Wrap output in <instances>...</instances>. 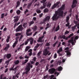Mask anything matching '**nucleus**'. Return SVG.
Listing matches in <instances>:
<instances>
[{
  "instance_id": "aec40b11",
  "label": "nucleus",
  "mask_w": 79,
  "mask_h": 79,
  "mask_svg": "<svg viewBox=\"0 0 79 79\" xmlns=\"http://www.w3.org/2000/svg\"><path fill=\"white\" fill-rule=\"evenodd\" d=\"M62 51H63V48L61 47L59 49V50L57 51V52H58V53L60 52H61Z\"/></svg>"
},
{
  "instance_id": "a211bd4d",
  "label": "nucleus",
  "mask_w": 79,
  "mask_h": 79,
  "mask_svg": "<svg viewBox=\"0 0 79 79\" xmlns=\"http://www.w3.org/2000/svg\"><path fill=\"white\" fill-rule=\"evenodd\" d=\"M3 74H1L0 76V79H6V77H4L3 78Z\"/></svg>"
},
{
  "instance_id": "a19ab883",
  "label": "nucleus",
  "mask_w": 79,
  "mask_h": 79,
  "mask_svg": "<svg viewBox=\"0 0 79 79\" xmlns=\"http://www.w3.org/2000/svg\"><path fill=\"white\" fill-rule=\"evenodd\" d=\"M69 33V31H67V30H66V31L64 33L65 35H66L68 34Z\"/></svg>"
},
{
  "instance_id": "ddd939ff",
  "label": "nucleus",
  "mask_w": 79,
  "mask_h": 79,
  "mask_svg": "<svg viewBox=\"0 0 79 79\" xmlns=\"http://www.w3.org/2000/svg\"><path fill=\"white\" fill-rule=\"evenodd\" d=\"M51 5H52V3H51L50 2H49L47 3L46 5V6L47 7H48L49 8H50L51 6Z\"/></svg>"
},
{
  "instance_id": "72a5a7b5",
  "label": "nucleus",
  "mask_w": 79,
  "mask_h": 79,
  "mask_svg": "<svg viewBox=\"0 0 79 79\" xmlns=\"http://www.w3.org/2000/svg\"><path fill=\"white\" fill-rule=\"evenodd\" d=\"M47 21H49L50 20V17L49 16H47L46 18Z\"/></svg>"
},
{
  "instance_id": "b1692460",
  "label": "nucleus",
  "mask_w": 79,
  "mask_h": 79,
  "mask_svg": "<svg viewBox=\"0 0 79 79\" xmlns=\"http://www.w3.org/2000/svg\"><path fill=\"white\" fill-rule=\"evenodd\" d=\"M32 4L31 3H29L27 6V8L28 9H30Z\"/></svg>"
},
{
  "instance_id": "4c0bfd02",
  "label": "nucleus",
  "mask_w": 79,
  "mask_h": 79,
  "mask_svg": "<svg viewBox=\"0 0 79 79\" xmlns=\"http://www.w3.org/2000/svg\"><path fill=\"white\" fill-rule=\"evenodd\" d=\"M21 35V33H15V36H19Z\"/></svg>"
},
{
  "instance_id": "f704fd0d",
  "label": "nucleus",
  "mask_w": 79,
  "mask_h": 79,
  "mask_svg": "<svg viewBox=\"0 0 79 79\" xmlns=\"http://www.w3.org/2000/svg\"><path fill=\"white\" fill-rule=\"evenodd\" d=\"M16 13L17 15H19L21 13V11L19 10L16 11Z\"/></svg>"
},
{
  "instance_id": "cd10ccee",
  "label": "nucleus",
  "mask_w": 79,
  "mask_h": 79,
  "mask_svg": "<svg viewBox=\"0 0 79 79\" xmlns=\"http://www.w3.org/2000/svg\"><path fill=\"white\" fill-rule=\"evenodd\" d=\"M37 42H42V40L41 39V38L39 37L38 39V40H37Z\"/></svg>"
},
{
  "instance_id": "a18cd8bd",
  "label": "nucleus",
  "mask_w": 79,
  "mask_h": 79,
  "mask_svg": "<svg viewBox=\"0 0 79 79\" xmlns=\"http://www.w3.org/2000/svg\"><path fill=\"white\" fill-rule=\"evenodd\" d=\"M57 54L56 53H55L54 54V59L56 58H57Z\"/></svg>"
},
{
  "instance_id": "5701e85b",
  "label": "nucleus",
  "mask_w": 79,
  "mask_h": 79,
  "mask_svg": "<svg viewBox=\"0 0 79 79\" xmlns=\"http://www.w3.org/2000/svg\"><path fill=\"white\" fill-rule=\"evenodd\" d=\"M49 11L48 9L47 8H46L44 9V13H48Z\"/></svg>"
},
{
  "instance_id": "052dcab7",
  "label": "nucleus",
  "mask_w": 79,
  "mask_h": 79,
  "mask_svg": "<svg viewBox=\"0 0 79 79\" xmlns=\"http://www.w3.org/2000/svg\"><path fill=\"white\" fill-rule=\"evenodd\" d=\"M36 58L35 57L33 59V60L34 61H35L36 60Z\"/></svg>"
},
{
  "instance_id": "7c9ffc66",
  "label": "nucleus",
  "mask_w": 79,
  "mask_h": 79,
  "mask_svg": "<svg viewBox=\"0 0 79 79\" xmlns=\"http://www.w3.org/2000/svg\"><path fill=\"white\" fill-rule=\"evenodd\" d=\"M69 16H67V17H66V23H69Z\"/></svg>"
},
{
  "instance_id": "20e7f679",
  "label": "nucleus",
  "mask_w": 79,
  "mask_h": 79,
  "mask_svg": "<svg viewBox=\"0 0 79 79\" xmlns=\"http://www.w3.org/2000/svg\"><path fill=\"white\" fill-rule=\"evenodd\" d=\"M13 18L14 19V22L15 23H17L19 20V16H15V17H14Z\"/></svg>"
},
{
  "instance_id": "39448f33",
  "label": "nucleus",
  "mask_w": 79,
  "mask_h": 79,
  "mask_svg": "<svg viewBox=\"0 0 79 79\" xmlns=\"http://www.w3.org/2000/svg\"><path fill=\"white\" fill-rule=\"evenodd\" d=\"M49 52V51H48V49L47 48L45 49L44 50V51L43 52V55L44 56H47Z\"/></svg>"
},
{
  "instance_id": "c85d7f7f",
  "label": "nucleus",
  "mask_w": 79,
  "mask_h": 79,
  "mask_svg": "<svg viewBox=\"0 0 79 79\" xmlns=\"http://www.w3.org/2000/svg\"><path fill=\"white\" fill-rule=\"evenodd\" d=\"M32 32H31V33H29V32H28V33H26V34L27 36H30L32 35Z\"/></svg>"
},
{
  "instance_id": "9d476101",
  "label": "nucleus",
  "mask_w": 79,
  "mask_h": 79,
  "mask_svg": "<svg viewBox=\"0 0 79 79\" xmlns=\"http://www.w3.org/2000/svg\"><path fill=\"white\" fill-rule=\"evenodd\" d=\"M20 2L18 1L17 2V5H16L15 8L16 9L18 7L20 6Z\"/></svg>"
},
{
  "instance_id": "8fccbe9b",
  "label": "nucleus",
  "mask_w": 79,
  "mask_h": 79,
  "mask_svg": "<svg viewBox=\"0 0 79 79\" xmlns=\"http://www.w3.org/2000/svg\"><path fill=\"white\" fill-rule=\"evenodd\" d=\"M60 2L59 1L56 2V3H55V4H56V6H58L59 4H60Z\"/></svg>"
},
{
  "instance_id": "79ce46f5",
  "label": "nucleus",
  "mask_w": 79,
  "mask_h": 79,
  "mask_svg": "<svg viewBox=\"0 0 79 79\" xmlns=\"http://www.w3.org/2000/svg\"><path fill=\"white\" fill-rule=\"evenodd\" d=\"M39 47V44H36V46H35L34 47L35 48H36V49L38 48V47Z\"/></svg>"
},
{
  "instance_id": "774afa93",
  "label": "nucleus",
  "mask_w": 79,
  "mask_h": 79,
  "mask_svg": "<svg viewBox=\"0 0 79 79\" xmlns=\"http://www.w3.org/2000/svg\"><path fill=\"white\" fill-rule=\"evenodd\" d=\"M16 79V77L15 76H14L13 77L12 79Z\"/></svg>"
},
{
  "instance_id": "338daca9",
  "label": "nucleus",
  "mask_w": 79,
  "mask_h": 79,
  "mask_svg": "<svg viewBox=\"0 0 79 79\" xmlns=\"http://www.w3.org/2000/svg\"><path fill=\"white\" fill-rule=\"evenodd\" d=\"M19 58L20 59V60H22L23 59H24V57H22V56H20L19 57Z\"/></svg>"
},
{
  "instance_id": "58836bf2",
  "label": "nucleus",
  "mask_w": 79,
  "mask_h": 79,
  "mask_svg": "<svg viewBox=\"0 0 79 79\" xmlns=\"http://www.w3.org/2000/svg\"><path fill=\"white\" fill-rule=\"evenodd\" d=\"M1 18L3 19L4 17V13H2L1 15Z\"/></svg>"
},
{
  "instance_id": "c03bdc74",
  "label": "nucleus",
  "mask_w": 79,
  "mask_h": 79,
  "mask_svg": "<svg viewBox=\"0 0 79 79\" xmlns=\"http://www.w3.org/2000/svg\"><path fill=\"white\" fill-rule=\"evenodd\" d=\"M48 75H46V76L44 77V79H46L47 78L48 79Z\"/></svg>"
},
{
  "instance_id": "603ef678",
  "label": "nucleus",
  "mask_w": 79,
  "mask_h": 79,
  "mask_svg": "<svg viewBox=\"0 0 79 79\" xmlns=\"http://www.w3.org/2000/svg\"><path fill=\"white\" fill-rule=\"evenodd\" d=\"M61 44V42H60L59 43V44H58V46H57V48H59V47L60 46Z\"/></svg>"
},
{
  "instance_id": "bf43d9fd",
  "label": "nucleus",
  "mask_w": 79,
  "mask_h": 79,
  "mask_svg": "<svg viewBox=\"0 0 79 79\" xmlns=\"http://www.w3.org/2000/svg\"><path fill=\"white\" fill-rule=\"evenodd\" d=\"M8 68L6 69L4 71V73H6L8 71Z\"/></svg>"
},
{
  "instance_id": "412c9836",
  "label": "nucleus",
  "mask_w": 79,
  "mask_h": 79,
  "mask_svg": "<svg viewBox=\"0 0 79 79\" xmlns=\"http://www.w3.org/2000/svg\"><path fill=\"white\" fill-rule=\"evenodd\" d=\"M19 63V61L18 60H15V61L14 62V63L15 65L18 64Z\"/></svg>"
},
{
  "instance_id": "4be33fe9",
  "label": "nucleus",
  "mask_w": 79,
  "mask_h": 79,
  "mask_svg": "<svg viewBox=\"0 0 79 79\" xmlns=\"http://www.w3.org/2000/svg\"><path fill=\"white\" fill-rule=\"evenodd\" d=\"M77 3V0H73V4L76 5Z\"/></svg>"
},
{
  "instance_id": "864d4df0",
  "label": "nucleus",
  "mask_w": 79,
  "mask_h": 79,
  "mask_svg": "<svg viewBox=\"0 0 79 79\" xmlns=\"http://www.w3.org/2000/svg\"><path fill=\"white\" fill-rule=\"evenodd\" d=\"M73 41H74V40H69L68 43H72V42H73Z\"/></svg>"
},
{
  "instance_id": "423d86ee",
  "label": "nucleus",
  "mask_w": 79,
  "mask_h": 79,
  "mask_svg": "<svg viewBox=\"0 0 79 79\" xmlns=\"http://www.w3.org/2000/svg\"><path fill=\"white\" fill-rule=\"evenodd\" d=\"M11 56V54H8L6 55L5 54L4 56V57H6V58L7 59H10V57Z\"/></svg>"
},
{
  "instance_id": "6ab92c4d",
  "label": "nucleus",
  "mask_w": 79,
  "mask_h": 79,
  "mask_svg": "<svg viewBox=\"0 0 79 79\" xmlns=\"http://www.w3.org/2000/svg\"><path fill=\"white\" fill-rule=\"evenodd\" d=\"M77 26L76 25H75V26H74L73 27H72L71 28V29H72V30L73 31H74L76 29V27Z\"/></svg>"
},
{
  "instance_id": "09e8293b",
  "label": "nucleus",
  "mask_w": 79,
  "mask_h": 79,
  "mask_svg": "<svg viewBox=\"0 0 79 79\" xmlns=\"http://www.w3.org/2000/svg\"><path fill=\"white\" fill-rule=\"evenodd\" d=\"M32 38H30L29 39H27V42H29L31 40H32Z\"/></svg>"
},
{
  "instance_id": "2eb2a0df",
  "label": "nucleus",
  "mask_w": 79,
  "mask_h": 79,
  "mask_svg": "<svg viewBox=\"0 0 79 79\" xmlns=\"http://www.w3.org/2000/svg\"><path fill=\"white\" fill-rule=\"evenodd\" d=\"M31 65V64L30 63H28L27 65V68H26V69L30 70V67Z\"/></svg>"
},
{
  "instance_id": "3c124183",
  "label": "nucleus",
  "mask_w": 79,
  "mask_h": 79,
  "mask_svg": "<svg viewBox=\"0 0 79 79\" xmlns=\"http://www.w3.org/2000/svg\"><path fill=\"white\" fill-rule=\"evenodd\" d=\"M76 19L77 21H79V20L78 19V16H77V15H76Z\"/></svg>"
},
{
  "instance_id": "1a4fd4ad",
  "label": "nucleus",
  "mask_w": 79,
  "mask_h": 79,
  "mask_svg": "<svg viewBox=\"0 0 79 79\" xmlns=\"http://www.w3.org/2000/svg\"><path fill=\"white\" fill-rule=\"evenodd\" d=\"M60 29V25H58V26L56 27L55 28V29L54 30L55 31H59Z\"/></svg>"
},
{
  "instance_id": "7ed1b4c3",
  "label": "nucleus",
  "mask_w": 79,
  "mask_h": 79,
  "mask_svg": "<svg viewBox=\"0 0 79 79\" xmlns=\"http://www.w3.org/2000/svg\"><path fill=\"white\" fill-rule=\"evenodd\" d=\"M56 71V69L54 68H52L50 69L48 71V72L51 74H53Z\"/></svg>"
},
{
  "instance_id": "5fc2aeb1",
  "label": "nucleus",
  "mask_w": 79,
  "mask_h": 79,
  "mask_svg": "<svg viewBox=\"0 0 79 79\" xmlns=\"http://www.w3.org/2000/svg\"><path fill=\"white\" fill-rule=\"evenodd\" d=\"M45 45L46 46H50V44L48 43H46Z\"/></svg>"
},
{
  "instance_id": "9b49d317",
  "label": "nucleus",
  "mask_w": 79,
  "mask_h": 79,
  "mask_svg": "<svg viewBox=\"0 0 79 79\" xmlns=\"http://www.w3.org/2000/svg\"><path fill=\"white\" fill-rule=\"evenodd\" d=\"M63 68L61 66L59 67L57 69H56L57 70H58L59 71H61L63 70Z\"/></svg>"
},
{
  "instance_id": "de8ad7c7",
  "label": "nucleus",
  "mask_w": 79,
  "mask_h": 79,
  "mask_svg": "<svg viewBox=\"0 0 79 79\" xmlns=\"http://www.w3.org/2000/svg\"><path fill=\"white\" fill-rule=\"evenodd\" d=\"M31 31V29H27V31L26 33L29 32H30Z\"/></svg>"
},
{
  "instance_id": "473e14b6",
  "label": "nucleus",
  "mask_w": 79,
  "mask_h": 79,
  "mask_svg": "<svg viewBox=\"0 0 79 79\" xmlns=\"http://www.w3.org/2000/svg\"><path fill=\"white\" fill-rule=\"evenodd\" d=\"M29 49H30V48L28 46L26 47L25 49V52H27Z\"/></svg>"
},
{
  "instance_id": "680f3d73",
  "label": "nucleus",
  "mask_w": 79,
  "mask_h": 79,
  "mask_svg": "<svg viewBox=\"0 0 79 79\" xmlns=\"http://www.w3.org/2000/svg\"><path fill=\"white\" fill-rule=\"evenodd\" d=\"M16 44H15V43H14L12 46L13 48H14L16 46Z\"/></svg>"
},
{
  "instance_id": "69168bd1",
  "label": "nucleus",
  "mask_w": 79,
  "mask_h": 79,
  "mask_svg": "<svg viewBox=\"0 0 79 79\" xmlns=\"http://www.w3.org/2000/svg\"><path fill=\"white\" fill-rule=\"evenodd\" d=\"M69 25V23H67V24L66 25V26L68 27Z\"/></svg>"
},
{
  "instance_id": "c756f323",
  "label": "nucleus",
  "mask_w": 79,
  "mask_h": 79,
  "mask_svg": "<svg viewBox=\"0 0 79 79\" xmlns=\"http://www.w3.org/2000/svg\"><path fill=\"white\" fill-rule=\"evenodd\" d=\"M27 24V23H23V26L24 28H26L27 27L26 25Z\"/></svg>"
},
{
  "instance_id": "bb28decb",
  "label": "nucleus",
  "mask_w": 79,
  "mask_h": 79,
  "mask_svg": "<svg viewBox=\"0 0 79 79\" xmlns=\"http://www.w3.org/2000/svg\"><path fill=\"white\" fill-rule=\"evenodd\" d=\"M41 52H39L38 54H37V56H38V57L39 58H41V56H40V55L41 54Z\"/></svg>"
},
{
  "instance_id": "e433bc0d",
  "label": "nucleus",
  "mask_w": 79,
  "mask_h": 79,
  "mask_svg": "<svg viewBox=\"0 0 79 79\" xmlns=\"http://www.w3.org/2000/svg\"><path fill=\"white\" fill-rule=\"evenodd\" d=\"M73 35H74V33H71V34H70L69 36H68V38H70L71 37L73 36Z\"/></svg>"
},
{
  "instance_id": "f8f14e48",
  "label": "nucleus",
  "mask_w": 79,
  "mask_h": 79,
  "mask_svg": "<svg viewBox=\"0 0 79 79\" xmlns=\"http://www.w3.org/2000/svg\"><path fill=\"white\" fill-rule=\"evenodd\" d=\"M34 23V20H32L29 23V26H31L32 25H33Z\"/></svg>"
},
{
  "instance_id": "f257e3e1",
  "label": "nucleus",
  "mask_w": 79,
  "mask_h": 79,
  "mask_svg": "<svg viewBox=\"0 0 79 79\" xmlns=\"http://www.w3.org/2000/svg\"><path fill=\"white\" fill-rule=\"evenodd\" d=\"M65 7V5H63L62 6L59 8L57 11H55V14L52 17L53 21H57L59 19V16L62 17L63 16L64 11L62 10L64 9Z\"/></svg>"
},
{
  "instance_id": "4468645a",
  "label": "nucleus",
  "mask_w": 79,
  "mask_h": 79,
  "mask_svg": "<svg viewBox=\"0 0 79 79\" xmlns=\"http://www.w3.org/2000/svg\"><path fill=\"white\" fill-rule=\"evenodd\" d=\"M10 48V45L9 44L7 45V46L5 48L3 49V50L7 51L8 49Z\"/></svg>"
},
{
  "instance_id": "ea45409f",
  "label": "nucleus",
  "mask_w": 79,
  "mask_h": 79,
  "mask_svg": "<svg viewBox=\"0 0 79 79\" xmlns=\"http://www.w3.org/2000/svg\"><path fill=\"white\" fill-rule=\"evenodd\" d=\"M76 7V4H73L71 6V7L72 9Z\"/></svg>"
},
{
  "instance_id": "a878e982",
  "label": "nucleus",
  "mask_w": 79,
  "mask_h": 79,
  "mask_svg": "<svg viewBox=\"0 0 79 79\" xmlns=\"http://www.w3.org/2000/svg\"><path fill=\"white\" fill-rule=\"evenodd\" d=\"M65 52L67 53V56L70 55L71 53L69 52V51L67 50L65 51Z\"/></svg>"
},
{
  "instance_id": "49530a36",
  "label": "nucleus",
  "mask_w": 79,
  "mask_h": 79,
  "mask_svg": "<svg viewBox=\"0 0 79 79\" xmlns=\"http://www.w3.org/2000/svg\"><path fill=\"white\" fill-rule=\"evenodd\" d=\"M73 23L77 25V23H78V22H77V21H75V20H74Z\"/></svg>"
},
{
  "instance_id": "6e6552de",
  "label": "nucleus",
  "mask_w": 79,
  "mask_h": 79,
  "mask_svg": "<svg viewBox=\"0 0 79 79\" xmlns=\"http://www.w3.org/2000/svg\"><path fill=\"white\" fill-rule=\"evenodd\" d=\"M46 4L45 3H43V6L40 7V9L42 10L46 8Z\"/></svg>"
},
{
  "instance_id": "c9c22d12",
  "label": "nucleus",
  "mask_w": 79,
  "mask_h": 79,
  "mask_svg": "<svg viewBox=\"0 0 79 79\" xmlns=\"http://www.w3.org/2000/svg\"><path fill=\"white\" fill-rule=\"evenodd\" d=\"M36 11L37 14H40L41 13V11L40 10H38L37 9L36 10Z\"/></svg>"
},
{
  "instance_id": "0eeeda50",
  "label": "nucleus",
  "mask_w": 79,
  "mask_h": 79,
  "mask_svg": "<svg viewBox=\"0 0 79 79\" xmlns=\"http://www.w3.org/2000/svg\"><path fill=\"white\" fill-rule=\"evenodd\" d=\"M26 70H27L25 71V72H23L22 73V74L23 75H24L25 74H26V75H27L28 74V72H29V71L30 70V69H26Z\"/></svg>"
},
{
  "instance_id": "f3484780",
  "label": "nucleus",
  "mask_w": 79,
  "mask_h": 79,
  "mask_svg": "<svg viewBox=\"0 0 79 79\" xmlns=\"http://www.w3.org/2000/svg\"><path fill=\"white\" fill-rule=\"evenodd\" d=\"M46 26L47 27L45 28V30H47L48 28L50 27V26L49 23H47V24H46Z\"/></svg>"
},
{
  "instance_id": "0e129e2a",
  "label": "nucleus",
  "mask_w": 79,
  "mask_h": 79,
  "mask_svg": "<svg viewBox=\"0 0 79 79\" xmlns=\"http://www.w3.org/2000/svg\"><path fill=\"white\" fill-rule=\"evenodd\" d=\"M39 63L38 62H36V63L35 64V65L36 66H38V65L39 64Z\"/></svg>"
},
{
  "instance_id": "f03ea898",
  "label": "nucleus",
  "mask_w": 79,
  "mask_h": 79,
  "mask_svg": "<svg viewBox=\"0 0 79 79\" xmlns=\"http://www.w3.org/2000/svg\"><path fill=\"white\" fill-rule=\"evenodd\" d=\"M24 29V28L23 27L22 25H20L16 29V32H19V31H22Z\"/></svg>"
},
{
  "instance_id": "37998d69",
  "label": "nucleus",
  "mask_w": 79,
  "mask_h": 79,
  "mask_svg": "<svg viewBox=\"0 0 79 79\" xmlns=\"http://www.w3.org/2000/svg\"><path fill=\"white\" fill-rule=\"evenodd\" d=\"M47 0H42L40 1V2L41 3H44Z\"/></svg>"
},
{
  "instance_id": "e2e57ef3",
  "label": "nucleus",
  "mask_w": 79,
  "mask_h": 79,
  "mask_svg": "<svg viewBox=\"0 0 79 79\" xmlns=\"http://www.w3.org/2000/svg\"><path fill=\"white\" fill-rule=\"evenodd\" d=\"M29 60L28 59H26L24 60V62H25L26 63L27 62H28Z\"/></svg>"
},
{
  "instance_id": "4d7b16f0",
  "label": "nucleus",
  "mask_w": 79,
  "mask_h": 79,
  "mask_svg": "<svg viewBox=\"0 0 79 79\" xmlns=\"http://www.w3.org/2000/svg\"><path fill=\"white\" fill-rule=\"evenodd\" d=\"M18 26L17 25V23H15L14 25V28H15L16 26Z\"/></svg>"
},
{
  "instance_id": "2f4dec72",
  "label": "nucleus",
  "mask_w": 79,
  "mask_h": 79,
  "mask_svg": "<svg viewBox=\"0 0 79 79\" xmlns=\"http://www.w3.org/2000/svg\"><path fill=\"white\" fill-rule=\"evenodd\" d=\"M31 39L32 40H30V44L31 45H32L33 44V42L34 40L33 38H31Z\"/></svg>"
},
{
  "instance_id": "6e6d98bb",
  "label": "nucleus",
  "mask_w": 79,
  "mask_h": 79,
  "mask_svg": "<svg viewBox=\"0 0 79 79\" xmlns=\"http://www.w3.org/2000/svg\"><path fill=\"white\" fill-rule=\"evenodd\" d=\"M29 58V56H27V55L25 56H24V58L25 59H28Z\"/></svg>"
},
{
  "instance_id": "13d9d810",
  "label": "nucleus",
  "mask_w": 79,
  "mask_h": 79,
  "mask_svg": "<svg viewBox=\"0 0 79 79\" xmlns=\"http://www.w3.org/2000/svg\"><path fill=\"white\" fill-rule=\"evenodd\" d=\"M43 15V13H41V14H40L39 15L40 18H41L42 17Z\"/></svg>"
},
{
  "instance_id": "393cba45",
  "label": "nucleus",
  "mask_w": 79,
  "mask_h": 79,
  "mask_svg": "<svg viewBox=\"0 0 79 79\" xmlns=\"http://www.w3.org/2000/svg\"><path fill=\"white\" fill-rule=\"evenodd\" d=\"M37 26L35 25L34 27L32 28L33 31H35L37 30Z\"/></svg>"
},
{
  "instance_id": "dca6fc26",
  "label": "nucleus",
  "mask_w": 79,
  "mask_h": 79,
  "mask_svg": "<svg viewBox=\"0 0 79 79\" xmlns=\"http://www.w3.org/2000/svg\"><path fill=\"white\" fill-rule=\"evenodd\" d=\"M57 5L56 4H54L52 6L51 9L52 10L54 9V8H55L56 7Z\"/></svg>"
}]
</instances>
